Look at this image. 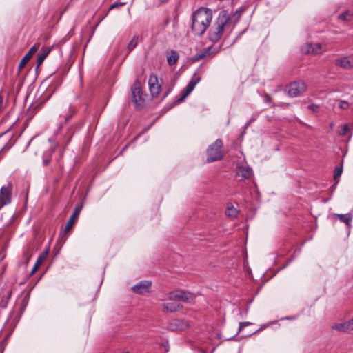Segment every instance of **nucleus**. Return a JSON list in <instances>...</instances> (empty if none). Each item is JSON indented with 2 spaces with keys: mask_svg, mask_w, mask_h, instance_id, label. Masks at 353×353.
<instances>
[{
  "mask_svg": "<svg viewBox=\"0 0 353 353\" xmlns=\"http://www.w3.org/2000/svg\"><path fill=\"white\" fill-rule=\"evenodd\" d=\"M212 20V10L199 8L192 14L191 29L195 35H203Z\"/></svg>",
  "mask_w": 353,
  "mask_h": 353,
  "instance_id": "obj_1",
  "label": "nucleus"
},
{
  "mask_svg": "<svg viewBox=\"0 0 353 353\" xmlns=\"http://www.w3.org/2000/svg\"><path fill=\"white\" fill-rule=\"evenodd\" d=\"M29 298L30 292L27 293L21 299H18L13 310L10 313L3 326L4 330L8 332L6 339L11 335L16 327L21 316L23 314L28 305Z\"/></svg>",
  "mask_w": 353,
  "mask_h": 353,
  "instance_id": "obj_2",
  "label": "nucleus"
},
{
  "mask_svg": "<svg viewBox=\"0 0 353 353\" xmlns=\"http://www.w3.org/2000/svg\"><path fill=\"white\" fill-rule=\"evenodd\" d=\"M230 14L226 10H221L216 19L214 23L210 26L208 32L209 39L214 42H218L222 37L225 26L228 23Z\"/></svg>",
  "mask_w": 353,
  "mask_h": 353,
  "instance_id": "obj_3",
  "label": "nucleus"
},
{
  "mask_svg": "<svg viewBox=\"0 0 353 353\" xmlns=\"http://www.w3.org/2000/svg\"><path fill=\"white\" fill-rule=\"evenodd\" d=\"M223 146L222 141L219 139L210 145L208 148V162H213L218 161L222 158L221 148Z\"/></svg>",
  "mask_w": 353,
  "mask_h": 353,
  "instance_id": "obj_4",
  "label": "nucleus"
},
{
  "mask_svg": "<svg viewBox=\"0 0 353 353\" xmlns=\"http://www.w3.org/2000/svg\"><path fill=\"white\" fill-rule=\"evenodd\" d=\"M201 81V78L199 77L196 76L194 74L190 81L188 83L185 89L181 91V96L176 99L175 102L173 103L172 106V108L176 103H179L183 102L185 98L193 91L196 84Z\"/></svg>",
  "mask_w": 353,
  "mask_h": 353,
  "instance_id": "obj_5",
  "label": "nucleus"
},
{
  "mask_svg": "<svg viewBox=\"0 0 353 353\" xmlns=\"http://www.w3.org/2000/svg\"><path fill=\"white\" fill-rule=\"evenodd\" d=\"M132 101L136 108H140L143 107L144 99L143 98L140 83L138 81L134 82L132 87Z\"/></svg>",
  "mask_w": 353,
  "mask_h": 353,
  "instance_id": "obj_6",
  "label": "nucleus"
},
{
  "mask_svg": "<svg viewBox=\"0 0 353 353\" xmlns=\"http://www.w3.org/2000/svg\"><path fill=\"white\" fill-rule=\"evenodd\" d=\"M168 299L170 301L176 300L190 303L193 302L194 295L190 292L185 291L171 292L168 294Z\"/></svg>",
  "mask_w": 353,
  "mask_h": 353,
  "instance_id": "obj_7",
  "label": "nucleus"
},
{
  "mask_svg": "<svg viewBox=\"0 0 353 353\" xmlns=\"http://www.w3.org/2000/svg\"><path fill=\"white\" fill-rule=\"evenodd\" d=\"M334 65L347 70L353 69V54L339 57L334 60Z\"/></svg>",
  "mask_w": 353,
  "mask_h": 353,
  "instance_id": "obj_8",
  "label": "nucleus"
},
{
  "mask_svg": "<svg viewBox=\"0 0 353 353\" xmlns=\"http://www.w3.org/2000/svg\"><path fill=\"white\" fill-rule=\"evenodd\" d=\"M306 89V85L303 81H295L289 84L287 88L289 96L295 97L303 92Z\"/></svg>",
  "mask_w": 353,
  "mask_h": 353,
  "instance_id": "obj_9",
  "label": "nucleus"
},
{
  "mask_svg": "<svg viewBox=\"0 0 353 353\" xmlns=\"http://www.w3.org/2000/svg\"><path fill=\"white\" fill-rule=\"evenodd\" d=\"M149 90L152 97H158L161 89V83L154 74H151L148 79Z\"/></svg>",
  "mask_w": 353,
  "mask_h": 353,
  "instance_id": "obj_10",
  "label": "nucleus"
},
{
  "mask_svg": "<svg viewBox=\"0 0 353 353\" xmlns=\"http://www.w3.org/2000/svg\"><path fill=\"white\" fill-rule=\"evenodd\" d=\"M12 185H3L0 190V209L11 202Z\"/></svg>",
  "mask_w": 353,
  "mask_h": 353,
  "instance_id": "obj_11",
  "label": "nucleus"
},
{
  "mask_svg": "<svg viewBox=\"0 0 353 353\" xmlns=\"http://www.w3.org/2000/svg\"><path fill=\"white\" fill-rule=\"evenodd\" d=\"M152 282L147 280L141 281L132 287V290L139 294L148 293L150 291Z\"/></svg>",
  "mask_w": 353,
  "mask_h": 353,
  "instance_id": "obj_12",
  "label": "nucleus"
},
{
  "mask_svg": "<svg viewBox=\"0 0 353 353\" xmlns=\"http://www.w3.org/2000/svg\"><path fill=\"white\" fill-rule=\"evenodd\" d=\"M188 327V323L177 319L170 321L168 325V329L172 332L183 331Z\"/></svg>",
  "mask_w": 353,
  "mask_h": 353,
  "instance_id": "obj_13",
  "label": "nucleus"
},
{
  "mask_svg": "<svg viewBox=\"0 0 353 353\" xmlns=\"http://www.w3.org/2000/svg\"><path fill=\"white\" fill-rule=\"evenodd\" d=\"M83 205H77L75 207L73 213L70 216L65 228V232L69 231L74 225L76 220L78 219L79 214L82 210Z\"/></svg>",
  "mask_w": 353,
  "mask_h": 353,
  "instance_id": "obj_14",
  "label": "nucleus"
},
{
  "mask_svg": "<svg viewBox=\"0 0 353 353\" xmlns=\"http://www.w3.org/2000/svg\"><path fill=\"white\" fill-rule=\"evenodd\" d=\"M39 44H34L28 52V53L25 55V57L22 59L19 65V69H22L24 65L26 64L28 60L34 54H35L37 50H39Z\"/></svg>",
  "mask_w": 353,
  "mask_h": 353,
  "instance_id": "obj_15",
  "label": "nucleus"
},
{
  "mask_svg": "<svg viewBox=\"0 0 353 353\" xmlns=\"http://www.w3.org/2000/svg\"><path fill=\"white\" fill-rule=\"evenodd\" d=\"M236 174L241 177V179H246L252 175V170L247 166H238Z\"/></svg>",
  "mask_w": 353,
  "mask_h": 353,
  "instance_id": "obj_16",
  "label": "nucleus"
},
{
  "mask_svg": "<svg viewBox=\"0 0 353 353\" xmlns=\"http://www.w3.org/2000/svg\"><path fill=\"white\" fill-rule=\"evenodd\" d=\"M334 216L339 219L341 222L345 223L348 227H351L353 215L351 213L347 214H334Z\"/></svg>",
  "mask_w": 353,
  "mask_h": 353,
  "instance_id": "obj_17",
  "label": "nucleus"
},
{
  "mask_svg": "<svg viewBox=\"0 0 353 353\" xmlns=\"http://www.w3.org/2000/svg\"><path fill=\"white\" fill-rule=\"evenodd\" d=\"M55 148L56 145L53 143L50 145V148L48 150L43 152L42 156V163L44 166L48 165V163L50 162L51 156L54 152Z\"/></svg>",
  "mask_w": 353,
  "mask_h": 353,
  "instance_id": "obj_18",
  "label": "nucleus"
},
{
  "mask_svg": "<svg viewBox=\"0 0 353 353\" xmlns=\"http://www.w3.org/2000/svg\"><path fill=\"white\" fill-rule=\"evenodd\" d=\"M163 311L168 312H175L182 307V305L175 302H168L163 305Z\"/></svg>",
  "mask_w": 353,
  "mask_h": 353,
  "instance_id": "obj_19",
  "label": "nucleus"
},
{
  "mask_svg": "<svg viewBox=\"0 0 353 353\" xmlns=\"http://www.w3.org/2000/svg\"><path fill=\"white\" fill-rule=\"evenodd\" d=\"M322 51V45L321 43L308 44L307 46L306 52L307 53L319 54L321 53Z\"/></svg>",
  "mask_w": 353,
  "mask_h": 353,
  "instance_id": "obj_20",
  "label": "nucleus"
},
{
  "mask_svg": "<svg viewBox=\"0 0 353 353\" xmlns=\"http://www.w3.org/2000/svg\"><path fill=\"white\" fill-rule=\"evenodd\" d=\"M50 52V49L48 48H43L41 52H39L37 57V67L41 65L45 59L48 55L49 52Z\"/></svg>",
  "mask_w": 353,
  "mask_h": 353,
  "instance_id": "obj_21",
  "label": "nucleus"
},
{
  "mask_svg": "<svg viewBox=\"0 0 353 353\" xmlns=\"http://www.w3.org/2000/svg\"><path fill=\"white\" fill-rule=\"evenodd\" d=\"M50 248H46L38 257L35 264L34 267L32 270V273L36 271V270L38 268V267L41 264L43 261L47 257L48 253H49Z\"/></svg>",
  "mask_w": 353,
  "mask_h": 353,
  "instance_id": "obj_22",
  "label": "nucleus"
},
{
  "mask_svg": "<svg viewBox=\"0 0 353 353\" xmlns=\"http://www.w3.org/2000/svg\"><path fill=\"white\" fill-rule=\"evenodd\" d=\"M179 56L176 51L171 50L169 56L167 57V61L169 65H174L179 60Z\"/></svg>",
  "mask_w": 353,
  "mask_h": 353,
  "instance_id": "obj_23",
  "label": "nucleus"
},
{
  "mask_svg": "<svg viewBox=\"0 0 353 353\" xmlns=\"http://www.w3.org/2000/svg\"><path fill=\"white\" fill-rule=\"evenodd\" d=\"M68 109V112L65 113L63 117L65 123L68 122L70 120V119L73 117V115H74V114L76 113V108L73 105H70Z\"/></svg>",
  "mask_w": 353,
  "mask_h": 353,
  "instance_id": "obj_24",
  "label": "nucleus"
},
{
  "mask_svg": "<svg viewBox=\"0 0 353 353\" xmlns=\"http://www.w3.org/2000/svg\"><path fill=\"white\" fill-rule=\"evenodd\" d=\"M212 49V47H208V48L204 49L202 52L199 53L194 56V61H199V59L204 58L206 56L212 53V52H211Z\"/></svg>",
  "mask_w": 353,
  "mask_h": 353,
  "instance_id": "obj_25",
  "label": "nucleus"
},
{
  "mask_svg": "<svg viewBox=\"0 0 353 353\" xmlns=\"http://www.w3.org/2000/svg\"><path fill=\"white\" fill-rule=\"evenodd\" d=\"M338 18L341 20L350 21L353 18V12L350 10H346L339 15Z\"/></svg>",
  "mask_w": 353,
  "mask_h": 353,
  "instance_id": "obj_26",
  "label": "nucleus"
},
{
  "mask_svg": "<svg viewBox=\"0 0 353 353\" xmlns=\"http://www.w3.org/2000/svg\"><path fill=\"white\" fill-rule=\"evenodd\" d=\"M139 43V37L134 36L128 45V53L133 50Z\"/></svg>",
  "mask_w": 353,
  "mask_h": 353,
  "instance_id": "obj_27",
  "label": "nucleus"
},
{
  "mask_svg": "<svg viewBox=\"0 0 353 353\" xmlns=\"http://www.w3.org/2000/svg\"><path fill=\"white\" fill-rule=\"evenodd\" d=\"M332 328L339 332H349L345 322L336 323L332 326Z\"/></svg>",
  "mask_w": 353,
  "mask_h": 353,
  "instance_id": "obj_28",
  "label": "nucleus"
},
{
  "mask_svg": "<svg viewBox=\"0 0 353 353\" xmlns=\"http://www.w3.org/2000/svg\"><path fill=\"white\" fill-rule=\"evenodd\" d=\"M238 214V210L233 206L228 207L225 210V215L228 217L234 218Z\"/></svg>",
  "mask_w": 353,
  "mask_h": 353,
  "instance_id": "obj_29",
  "label": "nucleus"
},
{
  "mask_svg": "<svg viewBox=\"0 0 353 353\" xmlns=\"http://www.w3.org/2000/svg\"><path fill=\"white\" fill-rule=\"evenodd\" d=\"M252 323L250 322H248V321H245V322H241L239 323V329H238V331L237 332L232 336L230 337V338H228L226 339V340H232L233 338L236 336L238 334H239L241 330H243V327H245V326H248L249 325H251Z\"/></svg>",
  "mask_w": 353,
  "mask_h": 353,
  "instance_id": "obj_30",
  "label": "nucleus"
},
{
  "mask_svg": "<svg viewBox=\"0 0 353 353\" xmlns=\"http://www.w3.org/2000/svg\"><path fill=\"white\" fill-rule=\"evenodd\" d=\"M342 172H343L342 166L336 167L335 170H334V180L338 179V178L341 175Z\"/></svg>",
  "mask_w": 353,
  "mask_h": 353,
  "instance_id": "obj_31",
  "label": "nucleus"
},
{
  "mask_svg": "<svg viewBox=\"0 0 353 353\" xmlns=\"http://www.w3.org/2000/svg\"><path fill=\"white\" fill-rule=\"evenodd\" d=\"M339 106L341 109L347 110L349 108L350 104L347 101L341 100L339 101Z\"/></svg>",
  "mask_w": 353,
  "mask_h": 353,
  "instance_id": "obj_32",
  "label": "nucleus"
},
{
  "mask_svg": "<svg viewBox=\"0 0 353 353\" xmlns=\"http://www.w3.org/2000/svg\"><path fill=\"white\" fill-rule=\"evenodd\" d=\"M350 131V128L349 124H345L343 126L341 132H339L340 135H345L346 133Z\"/></svg>",
  "mask_w": 353,
  "mask_h": 353,
  "instance_id": "obj_33",
  "label": "nucleus"
},
{
  "mask_svg": "<svg viewBox=\"0 0 353 353\" xmlns=\"http://www.w3.org/2000/svg\"><path fill=\"white\" fill-rule=\"evenodd\" d=\"M348 331L353 330V318L347 321H345Z\"/></svg>",
  "mask_w": 353,
  "mask_h": 353,
  "instance_id": "obj_34",
  "label": "nucleus"
},
{
  "mask_svg": "<svg viewBox=\"0 0 353 353\" xmlns=\"http://www.w3.org/2000/svg\"><path fill=\"white\" fill-rule=\"evenodd\" d=\"M125 4V3L123 2H119V3H112L110 6V10H112V9H114L116 8H118V7H120V6H122Z\"/></svg>",
  "mask_w": 353,
  "mask_h": 353,
  "instance_id": "obj_35",
  "label": "nucleus"
},
{
  "mask_svg": "<svg viewBox=\"0 0 353 353\" xmlns=\"http://www.w3.org/2000/svg\"><path fill=\"white\" fill-rule=\"evenodd\" d=\"M308 108L312 112H316L319 110V106L315 104H312L308 106Z\"/></svg>",
  "mask_w": 353,
  "mask_h": 353,
  "instance_id": "obj_36",
  "label": "nucleus"
},
{
  "mask_svg": "<svg viewBox=\"0 0 353 353\" xmlns=\"http://www.w3.org/2000/svg\"><path fill=\"white\" fill-rule=\"evenodd\" d=\"M243 265L245 271L250 270V268L248 267V262L247 259H245V260H243Z\"/></svg>",
  "mask_w": 353,
  "mask_h": 353,
  "instance_id": "obj_37",
  "label": "nucleus"
},
{
  "mask_svg": "<svg viewBox=\"0 0 353 353\" xmlns=\"http://www.w3.org/2000/svg\"><path fill=\"white\" fill-rule=\"evenodd\" d=\"M8 303L7 302V296H3L2 299H1V304H2V307H6L8 305Z\"/></svg>",
  "mask_w": 353,
  "mask_h": 353,
  "instance_id": "obj_38",
  "label": "nucleus"
},
{
  "mask_svg": "<svg viewBox=\"0 0 353 353\" xmlns=\"http://www.w3.org/2000/svg\"><path fill=\"white\" fill-rule=\"evenodd\" d=\"M241 14V10H236L234 14V17L236 18V21L239 20Z\"/></svg>",
  "mask_w": 353,
  "mask_h": 353,
  "instance_id": "obj_39",
  "label": "nucleus"
},
{
  "mask_svg": "<svg viewBox=\"0 0 353 353\" xmlns=\"http://www.w3.org/2000/svg\"><path fill=\"white\" fill-rule=\"evenodd\" d=\"M11 296H12V291L11 290L8 291L7 294L6 296H7V302L9 301Z\"/></svg>",
  "mask_w": 353,
  "mask_h": 353,
  "instance_id": "obj_40",
  "label": "nucleus"
},
{
  "mask_svg": "<svg viewBox=\"0 0 353 353\" xmlns=\"http://www.w3.org/2000/svg\"><path fill=\"white\" fill-rule=\"evenodd\" d=\"M265 101L270 102V96L268 94H265Z\"/></svg>",
  "mask_w": 353,
  "mask_h": 353,
  "instance_id": "obj_41",
  "label": "nucleus"
},
{
  "mask_svg": "<svg viewBox=\"0 0 353 353\" xmlns=\"http://www.w3.org/2000/svg\"><path fill=\"white\" fill-rule=\"evenodd\" d=\"M338 183H339V179L335 180V183L332 185V188L333 190L336 188Z\"/></svg>",
  "mask_w": 353,
  "mask_h": 353,
  "instance_id": "obj_42",
  "label": "nucleus"
},
{
  "mask_svg": "<svg viewBox=\"0 0 353 353\" xmlns=\"http://www.w3.org/2000/svg\"><path fill=\"white\" fill-rule=\"evenodd\" d=\"M243 259H248V254H247V251H246V249H245L243 250Z\"/></svg>",
  "mask_w": 353,
  "mask_h": 353,
  "instance_id": "obj_43",
  "label": "nucleus"
},
{
  "mask_svg": "<svg viewBox=\"0 0 353 353\" xmlns=\"http://www.w3.org/2000/svg\"><path fill=\"white\" fill-rule=\"evenodd\" d=\"M160 3H164L165 2H167L168 0H159Z\"/></svg>",
  "mask_w": 353,
  "mask_h": 353,
  "instance_id": "obj_44",
  "label": "nucleus"
},
{
  "mask_svg": "<svg viewBox=\"0 0 353 353\" xmlns=\"http://www.w3.org/2000/svg\"><path fill=\"white\" fill-rule=\"evenodd\" d=\"M164 345V347H165L166 351H168V349H167V347H168V342H167L165 345Z\"/></svg>",
  "mask_w": 353,
  "mask_h": 353,
  "instance_id": "obj_45",
  "label": "nucleus"
},
{
  "mask_svg": "<svg viewBox=\"0 0 353 353\" xmlns=\"http://www.w3.org/2000/svg\"><path fill=\"white\" fill-rule=\"evenodd\" d=\"M294 318L293 317H291V316H287L285 317V319H288V320H292Z\"/></svg>",
  "mask_w": 353,
  "mask_h": 353,
  "instance_id": "obj_46",
  "label": "nucleus"
},
{
  "mask_svg": "<svg viewBox=\"0 0 353 353\" xmlns=\"http://www.w3.org/2000/svg\"><path fill=\"white\" fill-rule=\"evenodd\" d=\"M168 94H169V91H168V92H167L165 94V95H164L163 98H165V97L168 96Z\"/></svg>",
  "mask_w": 353,
  "mask_h": 353,
  "instance_id": "obj_47",
  "label": "nucleus"
},
{
  "mask_svg": "<svg viewBox=\"0 0 353 353\" xmlns=\"http://www.w3.org/2000/svg\"><path fill=\"white\" fill-rule=\"evenodd\" d=\"M334 126V124L333 123H330V128H332Z\"/></svg>",
  "mask_w": 353,
  "mask_h": 353,
  "instance_id": "obj_48",
  "label": "nucleus"
},
{
  "mask_svg": "<svg viewBox=\"0 0 353 353\" xmlns=\"http://www.w3.org/2000/svg\"><path fill=\"white\" fill-rule=\"evenodd\" d=\"M215 350V348H213L211 353H213V352Z\"/></svg>",
  "mask_w": 353,
  "mask_h": 353,
  "instance_id": "obj_49",
  "label": "nucleus"
},
{
  "mask_svg": "<svg viewBox=\"0 0 353 353\" xmlns=\"http://www.w3.org/2000/svg\"><path fill=\"white\" fill-rule=\"evenodd\" d=\"M61 128H62V125H61H61H60V126H59V130H60Z\"/></svg>",
  "mask_w": 353,
  "mask_h": 353,
  "instance_id": "obj_50",
  "label": "nucleus"
},
{
  "mask_svg": "<svg viewBox=\"0 0 353 353\" xmlns=\"http://www.w3.org/2000/svg\"><path fill=\"white\" fill-rule=\"evenodd\" d=\"M123 353H130L128 351L123 352Z\"/></svg>",
  "mask_w": 353,
  "mask_h": 353,
  "instance_id": "obj_51",
  "label": "nucleus"
},
{
  "mask_svg": "<svg viewBox=\"0 0 353 353\" xmlns=\"http://www.w3.org/2000/svg\"><path fill=\"white\" fill-rule=\"evenodd\" d=\"M202 353H206L205 351H202Z\"/></svg>",
  "mask_w": 353,
  "mask_h": 353,
  "instance_id": "obj_52",
  "label": "nucleus"
}]
</instances>
